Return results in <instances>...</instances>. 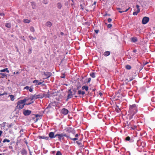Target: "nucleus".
Instances as JSON below:
<instances>
[{
  "instance_id": "obj_1",
  "label": "nucleus",
  "mask_w": 155,
  "mask_h": 155,
  "mask_svg": "<svg viewBox=\"0 0 155 155\" xmlns=\"http://www.w3.org/2000/svg\"><path fill=\"white\" fill-rule=\"evenodd\" d=\"M27 101L26 98L24 99L23 100H21L18 101L17 103V106L16 107V109L20 110L22 109L25 105V103Z\"/></svg>"
},
{
  "instance_id": "obj_2",
  "label": "nucleus",
  "mask_w": 155,
  "mask_h": 155,
  "mask_svg": "<svg viewBox=\"0 0 155 155\" xmlns=\"http://www.w3.org/2000/svg\"><path fill=\"white\" fill-rule=\"evenodd\" d=\"M137 112V107L135 104L130 105L129 112L132 115H134Z\"/></svg>"
},
{
  "instance_id": "obj_3",
  "label": "nucleus",
  "mask_w": 155,
  "mask_h": 155,
  "mask_svg": "<svg viewBox=\"0 0 155 155\" xmlns=\"http://www.w3.org/2000/svg\"><path fill=\"white\" fill-rule=\"evenodd\" d=\"M64 137H65L68 138H69L74 141L78 140V139L77 138H72L69 136L67 135L66 134L61 133L59 134V135H58V138L59 140L60 141L61 139H63L64 138Z\"/></svg>"
},
{
  "instance_id": "obj_4",
  "label": "nucleus",
  "mask_w": 155,
  "mask_h": 155,
  "mask_svg": "<svg viewBox=\"0 0 155 155\" xmlns=\"http://www.w3.org/2000/svg\"><path fill=\"white\" fill-rule=\"evenodd\" d=\"M49 97V96H48L47 94H39L36 95L35 94L34 95L31 97V101L33 100H36L38 98H42L44 97Z\"/></svg>"
},
{
  "instance_id": "obj_5",
  "label": "nucleus",
  "mask_w": 155,
  "mask_h": 155,
  "mask_svg": "<svg viewBox=\"0 0 155 155\" xmlns=\"http://www.w3.org/2000/svg\"><path fill=\"white\" fill-rule=\"evenodd\" d=\"M68 93L67 98L66 100V101H68L69 99L72 98L73 96V91H71V89H70L68 90Z\"/></svg>"
},
{
  "instance_id": "obj_6",
  "label": "nucleus",
  "mask_w": 155,
  "mask_h": 155,
  "mask_svg": "<svg viewBox=\"0 0 155 155\" xmlns=\"http://www.w3.org/2000/svg\"><path fill=\"white\" fill-rule=\"evenodd\" d=\"M66 132L67 133H72L74 135L75 133V131H74V129L71 127H67L65 129Z\"/></svg>"
},
{
  "instance_id": "obj_7",
  "label": "nucleus",
  "mask_w": 155,
  "mask_h": 155,
  "mask_svg": "<svg viewBox=\"0 0 155 155\" xmlns=\"http://www.w3.org/2000/svg\"><path fill=\"white\" fill-rule=\"evenodd\" d=\"M42 73H43V74L45 76V78H44V79L48 78L50 77L52 75V73L51 72L48 71L46 72H42Z\"/></svg>"
},
{
  "instance_id": "obj_8",
  "label": "nucleus",
  "mask_w": 155,
  "mask_h": 155,
  "mask_svg": "<svg viewBox=\"0 0 155 155\" xmlns=\"http://www.w3.org/2000/svg\"><path fill=\"white\" fill-rule=\"evenodd\" d=\"M149 20V18L148 17H143L142 20V23L143 24H147Z\"/></svg>"
},
{
  "instance_id": "obj_9",
  "label": "nucleus",
  "mask_w": 155,
  "mask_h": 155,
  "mask_svg": "<svg viewBox=\"0 0 155 155\" xmlns=\"http://www.w3.org/2000/svg\"><path fill=\"white\" fill-rule=\"evenodd\" d=\"M31 113V111L29 110H24L23 112V114L25 116H28Z\"/></svg>"
},
{
  "instance_id": "obj_10",
  "label": "nucleus",
  "mask_w": 155,
  "mask_h": 155,
  "mask_svg": "<svg viewBox=\"0 0 155 155\" xmlns=\"http://www.w3.org/2000/svg\"><path fill=\"white\" fill-rule=\"evenodd\" d=\"M68 110L65 108H63L61 110V113L64 115H66L68 113Z\"/></svg>"
},
{
  "instance_id": "obj_11",
  "label": "nucleus",
  "mask_w": 155,
  "mask_h": 155,
  "mask_svg": "<svg viewBox=\"0 0 155 155\" xmlns=\"http://www.w3.org/2000/svg\"><path fill=\"white\" fill-rule=\"evenodd\" d=\"M38 138L39 139H43L46 140H48L49 138L48 137L44 136H39Z\"/></svg>"
},
{
  "instance_id": "obj_12",
  "label": "nucleus",
  "mask_w": 155,
  "mask_h": 155,
  "mask_svg": "<svg viewBox=\"0 0 155 155\" xmlns=\"http://www.w3.org/2000/svg\"><path fill=\"white\" fill-rule=\"evenodd\" d=\"M56 105V103L55 101L49 104L48 107H51L53 106H55Z\"/></svg>"
},
{
  "instance_id": "obj_13",
  "label": "nucleus",
  "mask_w": 155,
  "mask_h": 155,
  "mask_svg": "<svg viewBox=\"0 0 155 155\" xmlns=\"http://www.w3.org/2000/svg\"><path fill=\"white\" fill-rule=\"evenodd\" d=\"M20 152L22 155H26L27 153V151L25 149H22Z\"/></svg>"
},
{
  "instance_id": "obj_14",
  "label": "nucleus",
  "mask_w": 155,
  "mask_h": 155,
  "mask_svg": "<svg viewBox=\"0 0 155 155\" xmlns=\"http://www.w3.org/2000/svg\"><path fill=\"white\" fill-rule=\"evenodd\" d=\"M38 80H34L33 81V83L36 84L35 85H41L42 84V82H38Z\"/></svg>"
},
{
  "instance_id": "obj_15",
  "label": "nucleus",
  "mask_w": 155,
  "mask_h": 155,
  "mask_svg": "<svg viewBox=\"0 0 155 155\" xmlns=\"http://www.w3.org/2000/svg\"><path fill=\"white\" fill-rule=\"evenodd\" d=\"M78 94H79L81 95V96H80L81 97H82L85 94V93L84 91H81V90H79L78 91Z\"/></svg>"
},
{
  "instance_id": "obj_16",
  "label": "nucleus",
  "mask_w": 155,
  "mask_h": 155,
  "mask_svg": "<svg viewBox=\"0 0 155 155\" xmlns=\"http://www.w3.org/2000/svg\"><path fill=\"white\" fill-rule=\"evenodd\" d=\"M49 136L51 138H54V133L53 132H51L49 134Z\"/></svg>"
},
{
  "instance_id": "obj_17",
  "label": "nucleus",
  "mask_w": 155,
  "mask_h": 155,
  "mask_svg": "<svg viewBox=\"0 0 155 155\" xmlns=\"http://www.w3.org/2000/svg\"><path fill=\"white\" fill-rule=\"evenodd\" d=\"M110 51H106L104 53V55L105 56H107L110 55Z\"/></svg>"
},
{
  "instance_id": "obj_18",
  "label": "nucleus",
  "mask_w": 155,
  "mask_h": 155,
  "mask_svg": "<svg viewBox=\"0 0 155 155\" xmlns=\"http://www.w3.org/2000/svg\"><path fill=\"white\" fill-rule=\"evenodd\" d=\"M82 89L83 90H85L86 91H87L88 90V87L87 86H83L82 87Z\"/></svg>"
},
{
  "instance_id": "obj_19",
  "label": "nucleus",
  "mask_w": 155,
  "mask_h": 155,
  "mask_svg": "<svg viewBox=\"0 0 155 155\" xmlns=\"http://www.w3.org/2000/svg\"><path fill=\"white\" fill-rule=\"evenodd\" d=\"M46 26L49 27H51L52 25L50 21H48L46 23Z\"/></svg>"
},
{
  "instance_id": "obj_20",
  "label": "nucleus",
  "mask_w": 155,
  "mask_h": 155,
  "mask_svg": "<svg viewBox=\"0 0 155 155\" xmlns=\"http://www.w3.org/2000/svg\"><path fill=\"white\" fill-rule=\"evenodd\" d=\"M0 75H1V77L2 78H4L7 76L6 74L4 73H0Z\"/></svg>"
},
{
  "instance_id": "obj_21",
  "label": "nucleus",
  "mask_w": 155,
  "mask_h": 155,
  "mask_svg": "<svg viewBox=\"0 0 155 155\" xmlns=\"http://www.w3.org/2000/svg\"><path fill=\"white\" fill-rule=\"evenodd\" d=\"M5 26L6 27L8 28H10L11 27V25L10 23H6Z\"/></svg>"
},
{
  "instance_id": "obj_22",
  "label": "nucleus",
  "mask_w": 155,
  "mask_h": 155,
  "mask_svg": "<svg viewBox=\"0 0 155 155\" xmlns=\"http://www.w3.org/2000/svg\"><path fill=\"white\" fill-rule=\"evenodd\" d=\"M131 40L133 42H136L137 41V39L136 37H133L131 38Z\"/></svg>"
},
{
  "instance_id": "obj_23",
  "label": "nucleus",
  "mask_w": 155,
  "mask_h": 155,
  "mask_svg": "<svg viewBox=\"0 0 155 155\" xmlns=\"http://www.w3.org/2000/svg\"><path fill=\"white\" fill-rule=\"evenodd\" d=\"M58 8L59 9H61L62 7V5L61 3L59 2L57 4Z\"/></svg>"
},
{
  "instance_id": "obj_24",
  "label": "nucleus",
  "mask_w": 155,
  "mask_h": 155,
  "mask_svg": "<svg viewBox=\"0 0 155 155\" xmlns=\"http://www.w3.org/2000/svg\"><path fill=\"white\" fill-rule=\"evenodd\" d=\"M125 68L127 70H130L131 69V67L130 65H127L125 66Z\"/></svg>"
},
{
  "instance_id": "obj_25",
  "label": "nucleus",
  "mask_w": 155,
  "mask_h": 155,
  "mask_svg": "<svg viewBox=\"0 0 155 155\" xmlns=\"http://www.w3.org/2000/svg\"><path fill=\"white\" fill-rule=\"evenodd\" d=\"M23 21L25 23H29L31 21L28 19H24L23 20Z\"/></svg>"
},
{
  "instance_id": "obj_26",
  "label": "nucleus",
  "mask_w": 155,
  "mask_h": 155,
  "mask_svg": "<svg viewBox=\"0 0 155 155\" xmlns=\"http://www.w3.org/2000/svg\"><path fill=\"white\" fill-rule=\"evenodd\" d=\"M9 97L12 101H13L15 100L14 97L13 95H10Z\"/></svg>"
},
{
  "instance_id": "obj_27",
  "label": "nucleus",
  "mask_w": 155,
  "mask_h": 155,
  "mask_svg": "<svg viewBox=\"0 0 155 155\" xmlns=\"http://www.w3.org/2000/svg\"><path fill=\"white\" fill-rule=\"evenodd\" d=\"M90 76L92 78L95 77V73L94 72H92L90 74Z\"/></svg>"
},
{
  "instance_id": "obj_28",
  "label": "nucleus",
  "mask_w": 155,
  "mask_h": 155,
  "mask_svg": "<svg viewBox=\"0 0 155 155\" xmlns=\"http://www.w3.org/2000/svg\"><path fill=\"white\" fill-rule=\"evenodd\" d=\"M10 142V140H9L8 139H5L3 141V143H5V142H7L8 143H9Z\"/></svg>"
},
{
  "instance_id": "obj_29",
  "label": "nucleus",
  "mask_w": 155,
  "mask_h": 155,
  "mask_svg": "<svg viewBox=\"0 0 155 155\" xmlns=\"http://www.w3.org/2000/svg\"><path fill=\"white\" fill-rule=\"evenodd\" d=\"M130 8V7H129V8L127 9H126L125 11H119V12L120 13H122L123 12H127L128 10L129 9V8Z\"/></svg>"
},
{
  "instance_id": "obj_30",
  "label": "nucleus",
  "mask_w": 155,
  "mask_h": 155,
  "mask_svg": "<svg viewBox=\"0 0 155 155\" xmlns=\"http://www.w3.org/2000/svg\"><path fill=\"white\" fill-rule=\"evenodd\" d=\"M30 31L32 32H34L35 31V29L33 27H31L30 28Z\"/></svg>"
},
{
  "instance_id": "obj_31",
  "label": "nucleus",
  "mask_w": 155,
  "mask_h": 155,
  "mask_svg": "<svg viewBox=\"0 0 155 155\" xmlns=\"http://www.w3.org/2000/svg\"><path fill=\"white\" fill-rule=\"evenodd\" d=\"M139 12H138V11H136L134 12L133 13V15H136Z\"/></svg>"
},
{
  "instance_id": "obj_32",
  "label": "nucleus",
  "mask_w": 155,
  "mask_h": 155,
  "mask_svg": "<svg viewBox=\"0 0 155 155\" xmlns=\"http://www.w3.org/2000/svg\"><path fill=\"white\" fill-rule=\"evenodd\" d=\"M29 38L31 40H33L34 39H36V38L35 37H34L32 36H29Z\"/></svg>"
},
{
  "instance_id": "obj_33",
  "label": "nucleus",
  "mask_w": 155,
  "mask_h": 155,
  "mask_svg": "<svg viewBox=\"0 0 155 155\" xmlns=\"http://www.w3.org/2000/svg\"><path fill=\"white\" fill-rule=\"evenodd\" d=\"M130 138L129 136H127L125 138V140L126 141H129L130 140Z\"/></svg>"
},
{
  "instance_id": "obj_34",
  "label": "nucleus",
  "mask_w": 155,
  "mask_h": 155,
  "mask_svg": "<svg viewBox=\"0 0 155 155\" xmlns=\"http://www.w3.org/2000/svg\"><path fill=\"white\" fill-rule=\"evenodd\" d=\"M136 7L137 8V11H138V12H140V6L139 5H136Z\"/></svg>"
},
{
  "instance_id": "obj_35",
  "label": "nucleus",
  "mask_w": 155,
  "mask_h": 155,
  "mask_svg": "<svg viewBox=\"0 0 155 155\" xmlns=\"http://www.w3.org/2000/svg\"><path fill=\"white\" fill-rule=\"evenodd\" d=\"M56 155H62L61 154V153L60 151H58L56 154Z\"/></svg>"
},
{
  "instance_id": "obj_36",
  "label": "nucleus",
  "mask_w": 155,
  "mask_h": 155,
  "mask_svg": "<svg viewBox=\"0 0 155 155\" xmlns=\"http://www.w3.org/2000/svg\"><path fill=\"white\" fill-rule=\"evenodd\" d=\"M91 78H88V79L87 80V81L86 82V83L88 84V83H89L91 81Z\"/></svg>"
},
{
  "instance_id": "obj_37",
  "label": "nucleus",
  "mask_w": 155,
  "mask_h": 155,
  "mask_svg": "<svg viewBox=\"0 0 155 155\" xmlns=\"http://www.w3.org/2000/svg\"><path fill=\"white\" fill-rule=\"evenodd\" d=\"M77 143L79 145H80L81 144V141L80 140H79L78 141H77Z\"/></svg>"
},
{
  "instance_id": "obj_38",
  "label": "nucleus",
  "mask_w": 155,
  "mask_h": 155,
  "mask_svg": "<svg viewBox=\"0 0 155 155\" xmlns=\"http://www.w3.org/2000/svg\"><path fill=\"white\" fill-rule=\"evenodd\" d=\"M30 87H29L27 86L24 87V89H26L27 90H29V89L30 88Z\"/></svg>"
},
{
  "instance_id": "obj_39",
  "label": "nucleus",
  "mask_w": 155,
  "mask_h": 155,
  "mask_svg": "<svg viewBox=\"0 0 155 155\" xmlns=\"http://www.w3.org/2000/svg\"><path fill=\"white\" fill-rule=\"evenodd\" d=\"M112 20V19L110 18H108L107 20V21L109 23Z\"/></svg>"
},
{
  "instance_id": "obj_40",
  "label": "nucleus",
  "mask_w": 155,
  "mask_h": 155,
  "mask_svg": "<svg viewBox=\"0 0 155 155\" xmlns=\"http://www.w3.org/2000/svg\"><path fill=\"white\" fill-rule=\"evenodd\" d=\"M32 50V48L29 49V51L28 52L29 54H30L31 53Z\"/></svg>"
},
{
  "instance_id": "obj_41",
  "label": "nucleus",
  "mask_w": 155,
  "mask_h": 155,
  "mask_svg": "<svg viewBox=\"0 0 155 155\" xmlns=\"http://www.w3.org/2000/svg\"><path fill=\"white\" fill-rule=\"evenodd\" d=\"M112 26V25L111 24H109L107 25V27L108 28H110Z\"/></svg>"
},
{
  "instance_id": "obj_42",
  "label": "nucleus",
  "mask_w": 155,
  "mask_h": 155,
  "mask_svg": "<svg viewBox=\"0 0 155 155\" xmlns=\"http://www.w3.org/2000/svg\"><path fill=\"white\" fill-rule=\"evenodd\" d=\"M73 92V95H74L76 93V90L74 89H73L72 90Z\"/></svg>"
},
{
  "instance_id": "obj_43",
  "label": "nucleus",
  "mask_w": 155,
  "mask_h": 155,
  "mask_svg": "<svg viewBox=\"0 0 155 155\" xmlns=\"http://www.w3.org/2000/svg\"><path fill=\"white\" fill-rule=\"evenodd\" d=\"M130 125V122H128V121L127 122L126 125L127 126H129Z\"/></svg>"
},
{
  "instance_id": "obj_44",
  "label": "nucleus",
  "mask_w": 155,
  "mask_h": 155,
  "mask_svg": "<svg viewBox=\"0 0 155 155\" xmlns=\"http://www.w3.org/2000/svg\"><path fill=\"white\" fill-rule=\"evenodd\" d=\"M110 15L109 14H108L107 13H105V14H104V16H110Z\"/></svg>"
},
{
  "instance_id": "obj_45",
  "label": "nucleus",
  "mask_w": 155,
  "mask_h": 155,
  "mask_svg": "<svg viewBox=\"0 0 155 155\" xmlns=\"http://www.w3.org/2000/svg\"><path fill=\"white\" fill-rule=\"evenodd\" d=\"M0 71L1 72H5V69H3L1 70H0Z\"/></svg>"
},
{
  "instance_id": "obj_46",
  "label": "nucleus",
  "mask_w": 155,
  "mask_h": 155,
  "mask_svg": "<svg viewBox=\"0 0 155 155\" xmlns=\"http://www.w3.org/2000/svg\"><path fill=\"white\" fill-rule=\"evenodd\" d=\"M29 90L30 92H31L32 91L33 89L32 88H31V87H30V88L29 89Z\"/></svg>"
},
{
  "instance_id": "obj_47",
  "label": "nucleus",
  "mask_w": 155,
  "mask_h": 155,
  "mask_svg": "<svg viewBox=\"0 0 155 155\" xmlns=\"http://www.w3.org/2000/svg\"><path fill=\"white\" fill-rule=\"evenodd\" d=\"M95 32L97 34L99 32V30H94Z\"/></svg>"
},
{
  "instance_id": "obj_48",
  "label": "nucleus",
  "mask_w": 155,
  "mask_h": 155,
  "mask_svg": "<svg viewBox=\"0 0 155 155\" xmlns=\"http://www.w3.org/2000/svg\"><path fill=\"white\" fill-rule=\"evenodd\" d=\"M4 15H5V14L4 13H0V16H4Z\"/></svg>"
},
{
  "instance_id": "obj_49",
  "label": "nucleus",
  "mask_w": 155,
  "mask_h": 155,
  "mask_svg": "<svg viewBox=\"0 0 155 155\" xmlns=\"http://www.w3.org/2000/svg\"><path fill=\"white\" fill-rule=\"evenodd\" d=\"M61 77V78H65V74H63V76Z\"/></svg>"
},
{
  "instance_id": "obj_50",
  "label": "nucleus",
  "mask_w": 155,
  "mask_h": 155,
  "mask_svg": "<svg viewBox=\"0 0 155 155\" xmlns=\"http://www.w3.org/2000/svg\"><path fill=\"white\" fill-rule=\"evenodd\" d=\"M75 137H76L75 138H77L78 139V138L77 137H78V134H76L75 135Z\"/></svg>"
},
{
  "instance_id": "obj_51",
  "label": "nucleus",
  "mask_w": 155,
  "mask_h": 155,
  "mask_svg": "<svg viewBox=\"0 0 155 155\" xmlns=\"http://www.w3.org/2000/svg\"><path fill=\"white\" fill-rule=\"evenodd\" d=\"M33 101H32L31 103H28V104H26L27 105H28L31 104V103H33Z\"/></svg>"
},
{
  "instance_id": "obj_52",
  "label": "nucleus",
  "mask_w": 155,
  "mask_h": 155,
  "mask_svg": "<svg viewBox=\"0 0 155 155\" xmlns=\"http://www.w3.org/2000/svg\"><path fill=\"white\" fill-rule=\"evenodd\" d=\"M2 131L1 130H0V137L1 136L2 134Z\"/></svg>"
},
{
  "instance_id": "obj_53",
  "label": "nucleus",
  "mask_w": 155,
  "mask_h": 155,
  "mask_svg": "<svg viewBox=\"0 0 155 155\" xmlns=\"http://www.w3.org/2000/svg\"><path fill=\"white\" fill-rule=\"evenodd\" d=\"M12 126V124H9L8 126V127H11Z\"/></svg>"
},
{
  "instance_id": "obj_54",
  "label": "nucleus",
  "mask_w": 155,
  "mask_h": 155,
  "mask_svg": "<svg viewBox=\"0 0 155 155\" xmlns=\"http://www.w3.org/2000/svg\"><path fill=\"white\" fill-rule=\"evenodd\" d=\"M148 63V62H146L145 63H143V64H144V65H146Z\"/></svg>"
},
{
  "instance_id": "obj_55",
  "label": "nucleus",
  "mask_w": 155,
  "mask_h": 155,
  "mask_svg": "<svg viewBox=\"0 0 155 155\" xmlns=\"http://www.w3.org/2000/svg\"><path fill=\"white\" fill-rule=\"evenodd\" d=\"M128 128H130V129H134V128H133V127H128Z\"/></svg>"
},
{
  "instance_id": "obj_56",
  "label": "nucleus",
  "mask_w": 155,
  "mask_h": 155,
  "mask_svg": "<svg viewBox=\"0 0 155 155\" xmlns=\"http://www.w3.org/2000/svg\"><path fill=\"white\" fill-rule=\"evenodd\" d=\"M58 135H59V134H56L55 136H54V137H55V138L57 136L58 137Z\"/></svg>"
},
{
  "instance_id": "obj_57",
  "label": "nucleus",
  "mask_w": 155,
  "mask_h": 155,
  "mask_svg": "<svg viewBox=\"0 0 155 155\" xmlns=\"http://www.w3.org/2000/svg\"><path fill=\"white\" fill-rule=\"evenodd\" d=\"M80 6L81 7V9L82 10H83V9H84L83 8V7H82V5H80Z\"/></svg>"
},
{
  "instance_id": "obj_58",
  "label": "nucleus",
  "mask_w": 155,
  "mask_h": 155,
  "mask_svg": "<svg viewBox=\"0 0 155 155\" xmlns=\"http://www.w3.org/2000/svg\"><path fill=\"white\" fill-rule=\"evenodd\" d=\"M35 116L36 117H38L40 116L38 114H36Z\"/></svg>"
},
{
  "instance_id": "obj_59",
  "label": "nucleus",
  "mask_w": 155,
  "mask_h": 155,
  "mask_svg": "<svg viewBox=\"0 0 155 155\" xmlns=\"http://www.w3.org/2000/svg\"><path fill=\"white\" fill-rule=\"evenodd\" d=\"M9 148L10 149H12V146H9Z\"/></svg>"
},
{
  "instance_id": "obj_60",
  "label": "nucleus",
  "mask_w": 155,
  "mask_h": 155,
  "mask_svg": "<svg viewBox=\"0 0 155 155\" xmlns=\"http://www.w3.org/2000/svg\"><path fill=\"white\" fill-rule=\"evenodd\" d=\"M96 2H96V1H95V2H94V3H93V5H96Z\"/></svg>"
},
{
  "instance_id": "obj_61",
  "label": "nucleus",
  "mask_w": 155,
  "mask_h": 155,
  "mask_svg": "<svg viewBox=\"0 0 155 155\" xmlns=\"http://www.w3.org/2000/svg\"><path fill=\"white\" fill-rule=\"evenodd\" d=\"M99 94L100 95V96H101L103 94L101 92H100Z\"/></svg>"
},
{
  "instance_id": "obj_62",
  "label": "nucleus",
  "mask_w": 155,
  "mask_h": 155,
  "mask_svg": "<svg viewBox=\"0 0 155 155\" xmlns=\"http://www.w3.org/2000/svg\"><path fill=\"white\" fill-rule=\"evenodd\" d=\"M133 51V52H134L135 53V52H136L137 51V50H136V49L134 50Z\"/></svg>"
},
{
  "instance_id": "obj_63",
  "label": "nucleus",
  "mask_w": 155,
  "mask_h": 155,
  "mask_svg": "<svg viewBox=\"0 0 155 155\" xmlns=\"http://www.w3.org/2000/svg\"><path fill=\"white\" fill-rule=\"evenodd\" d=\"M5 71H6L8 70V68H5Z\"/></svg>"
},
{
  "instance_id": "obj_64",
  "label": "nucleus",
  "mask_w": 155,
  "mask_h": 155,
  "mask_svg": "<svg viewBox=\"0 0 155 155\" xmlns=\"http://www.w3.org/2000/svg\"><path fill=\"white\" fill-rule=\"evenodd\" d=\"M117 10H119V11H120V10L121 9L120 8H117Z\"/></svg>"
}]
</instances>
